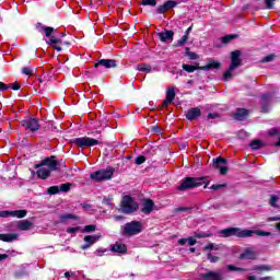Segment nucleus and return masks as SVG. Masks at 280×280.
<instances>
[{"mask_svg": "<svg viewBox=\"0 0 280 280\" xmlns=\"http://www.w3.org/2000/svg\"><path fill=\"white\" fill-rule=\"evenodd\" d=\"M36 28L39 30L40 34H45L46 38H49L47 45H52V49H55L56 51H62V48L58 46L59 43H62V40L54 36V32H56V28L51 26H45L42 23H37Z\"/></svg>", "mask_w": 280, "mask_h": 280, "instance_id": "f257e3e1", "label": "nucleus"}, {"mask_svg": "<svg viewBox=\"0 0 280 280\" xmlns=\"http://www.w3.org/2000/svg\"><path fill=\"white\" fill-rule=\"evenodd\" d=\"M220 234L222 235V237H253V232H250V230H242L240 228H228L221 230Z\"/></svg>", "mask_w": 280, "mask_h": 280, "instance_id": "f03ea898", "label": "nucleus"}, {"mask_svg": "<svg viewBox=\"0 0 280 280\" xmlns=\"http://www.w3.org/2000/svg\"><path fill=\"white\" fill-rule=\"evenodd\" d=\"M113 174H115V168L109 166L90 174V178L94 180V183H104V180H110Z\"/></svg>", "mask_w": 280, "mask_h": 280, "instance_id": "7ed1b4c3", "label": "nucleus"}, {"mask_svg": "<svg viewBox=\"0 0 280 280\" xmlns=\"http://www.w3.org/2000/svg\"><path fill=\"white\" fill-rule=\"evenodd\" d=\"M142 231L143 223L140 221H131L122 226V235H128L129 237H132V235H139Z\"/></svg>", "mask_w": 280, "mask_h": 280, "instance_id": "20e7f679", "label": "nucleus"}, {"mask_svg": "<svg viewBox=\"0 0 280 280\" xmlns=\"http://www.w3.org/2000/svg\"><path fill=\"white\" fill-rule=\"evenodd\" d=\"M205 185V177H186L184 182L177 187L178 191H186V189H194Z\"/></svg>", "mask_w": 280, "mask_h": 280, "instance_id": "39448f33", "label": "nucleus"}, {"mask_svg": "<svg viewBox=\"0 0 280 280\" xmlns=\"http://www.w3.org/2000/svg\"><path fill=\"white\" fill-rule=\"evenodd\" d=\"M71 143L77 145V148H93L95 145H101L102 139L81 137V138L72 139Z\"/></svg>", "mask_w": 280, "mask_h": 280, "instance_id": "423d86ee", "label": "nucleus"}, {"mask_svg": "<svg viewBox=\"0 0 280 280\" xmlns=\"http://www.w3.org/2000/svg\"><path fill=\"white\" fill-rule=\"evenodd\" d=\"M139 209V203L130 196H125L121 201L122 213H135Z\"/></svg>", "mask_w": 280, "mask_h": 280, "instance_id": "0eeeda50", "label": "nucleus"}, {"mask_svg": "<svg viewBox=\"0 0 280 280\" xmlns=\"http://www.w3.org/2000/svg\"><path fill=\"white\" fill-rule=\"evenodd\" d=\"M257 257H259V252L255 246L245 248L243 253L240 255V259L255 260L257 259Z\"/></svg>", "mask_w": 280, "mask_h": 280, "instance_id": "6e6552de", "label": "nucleus"}, {"mask_svg": "<svg viewBox=\"0 0 280 280\" xmlns=\"http://www.w3.org/2000/svg\"><path fill=\"white\" fill-rule=\"evenodd\" d=\"M21 126H23L26 130L31 132H36L40 128V124H38V119L30 118L21 121Z\"/></svg>", "mask_w": 280, "mask_h": 280, "instance_id": "1a4fd4ad", "label": "nucleus"}, {"mask_svg": "<svg viewBox=\"0 0 280 280\" xmlns=\"http://www.w3.org/2000/svg\"><path fill=\"white\" fill-rule=\"evenodd\" d=\"M38 167H48L50 172H56V170H58V161H56V155L44 159V161L38 164Z\"/></svg>", "mask_w": 280, "mask_h": 280, "instance_id": "9d476101", "label": "nucleus"}, {"mask_svg": "<svg viewBox=\"0 0 280 280\" xmlns=\"http://www.w3.org/2000/svg\"><path fill=\"white\" fill-rule=\"evenodd\" d=\"M100 240H102V235L100 234L84 236L83 242H85V244L81 246L82 250L91 248L93 244L100 242Z\"/></svg>", "mask_w": 280, "mask_h": 280, "instance_id": "9b49d317", "label": "nucleus"}, {"mask_svg": "<svg viewBox=\"0 0 280 280\" xmlns=\"http://www.w3.org/2000/svg\"><path fill=\"white\" fill-rule=\"evenodd\" d=\"M27 210L0 211V218H25Z\"/></svg>", "mask_w": 280, "mask_h": 280, "instance_id": "f8f14e48", "label": "nucleus"}, {"mask_svg": "<svg viewBox=\"0 0 280 280\" xmlns=\"http://www.w3.org/2000/svg\"><path fill=\"white\" fill-rule=\"evenodd\" d=\"M226 165V160L224 158H217L213 160V167L215 170H220V174L224 175L226 172H229V167L224 166Z\"/></svg>", "mask_w": 280, "mask_h": 280, "instance_id": "ddd939ff", "label": "nucleus"}, {"mask_svg": "<svg viewBox=\"0 0 280 280\" xmlns=\"http://www.w3.org/2000/svg\"><path fill=\"white\" fill-rule=\"evenodd\" d=\"M95 69L97 67H104L105 69H115L117 67V61L114 59H101L94 65Z\"/></svg>", "mask_w": 280, "mask_h": 280, "instance_id": "4468645a", "label": "nucleus"}, {"mask_svg": "<svg viewBox=\"0 0 280 280\" xmlns=\"http://www.w3.org/2000/svg\"><path fill=\"white\" fill-rule=\"evenodd\" d=\"M152 211H154V201H152V199H144L142 201L141 212L144 213V215H150Z\"/></svg>", "mask_w": 280, "mask_h": 280, "instance_id": "2eb2a0df", "label": "nucleus"}, {"mask_svg": "<svg viewBox=\"0 0 280 280\" xmlns=\"http://www.w3.org/2000/svg\"><path fill=\"white\" fill-rule=\"evenodd\" d=\"M176 5H178V2L176 1H166L164 4L158 8V14H165V12H170L172 8H176Z\"/></svg>", "mask_w": 280, "mask_h": 280, "instance_id": "dca6fc26", "label": "nucleus"}, {"mask_svg": "<svg viewBox=\"0 0 280 280\" xmlns=\"http://www.w3.org/2000/svg\"><path fill=\"white\" fill-rule=\"evenodd\" d=\"M203 280H224V277L220 271H208L207 273L201 275Z\"/></svg>", "mask_w": 280, "mask_h": 280, "instance_id": "f3484780", "label": "nucleus"}, {"mask_svg": "<svg viewBox=\"0 0 280 280\" xmlns=\"http://www.w3.org/2000/svg\"><path fill=\"white\" fill-rule=\"evenodd\" d=\"M242 56V52L240 50H234L231 54V60L232 63L230 65V67H234V68H238L242 67V59H240V57Z\"/></svg>", "mask_w": 280, "mask_h": 280, "instance_id": "a211bd4d", "label": "nucleus"}, {"mask_svg": "<svg viewBox=\"0 0 280 280\" xmlns=\"http://www.w3.org/2000/svg\"><path fill=\"white\" fill-rule=\"evenodd\" d=\"M158 36L162 43H172V40H174L173 31H164L162 33H159Z\"/></svg>", "mask_w": 280, "mask_h": 280, "instance_id": "6ab92c4d", "label": "nucleus"}, {"mask_svg": "<svg viewBox=\"0 0 280 280\" xmlns=\"http://www.w3.org/2000/svg\"><path fill=\"white\" fill-rule=\"evenodd\" d=\"M197 117H200V108L194 107L187 110L186 118L188 121H194Z\"/></svg>", "mask_w": 280, "mask_h": 280, "instance_id": "aec40b11", "label": "nucleus"}, {"mask_svg": "<svg viewBox=\"0 0 280 280\" xmlns=\"http://www.w3.org/2000/svg\"><path fill=\"white\" fill-rule=\"evenodd\" d=\"M221 67L222 63H220L219 61L210 60L206 66H202L200 68V71H209L210 69H217L218 71Z\"/></svg>", "mask_w": 280, "mask_h": 280, "instance_id": "412c9836", "label": "nucleus"}, {"mask_svg": "<svg viewBox=\"0 0 280 280\" xmlns=\"http://www.w3.org/2000/svg\"><path fill=\"white\" fill-rule=\"evenodd\" d=\"M37 167H39V168L37 170V176H38V178H42L43 180H46V178H49V176H50V174H51V170L46 168V167H44V166H38V165H37Z\"/></svg>", "mask_w": 280, "mask_h": 280, "instance_id": "4be33fe9", "label": "nucleus"}, {"mask_svg": "<svg viewBox=\"0 0 280 280\" xmlns=\"http://www.w3.org/2000/svg\"><path fill=\"white\" fill-rule=\"evenodd\" d=\"M271 97H272V94H270V93L261 95L262 113H268V106L270 104V98Z\"/></svg>", "mask_w": 280, "mask_h": 280, "instance_id": "5701e85b", "label": "nucleus"}, {"mask_svg": "<svg viewBox=\"0 0 280 280\" xmlns=\"http://www.w3.org/2000/svg\"><path fill=\"white\" fill-rule=\"evenodd\" d=\"M34 223H32L28 220H22L18 222V229L19 231H30Z\"/></svg>", "mask_w": 280, "mask_h": 280, "instance_id": "b1692460", "label": "nucleus"}, {"mask_svg": "<svg viewBox=\"0 0 280 280\" xmlns=\"http://www.w3.org/2000/svg\"><path fill=\"white\" fill-rule=\"evenodd\" d=\"M248 117V110L245 108H238L235 114V119L238 121H244Z\"/></svg>", "mask_w": 280, "mask_h": 280, "instance_id": "393cba45", "label": "nucleus"}, {"mask_svg": "<svg viewBox=\"0 0 280 280\" xmlns=\"http://www.w3.org/2000/svg\"><path fill=\"white\" fill-rule=\"evenodd\" d=\"M112 250H113V253H120L121 255H124V254H126L128 248L126 247L125 244L116 243L113 245Z\"/></svg>", "mask_w": 280, "mask_h": 280, "instance_id": "a878e982", "label": "nucleus"}, {"mask_svg": "<svg viewBox=\"0 0 280 280\" xmlns=\"http://www.w3.org/2000/svg\"><path fill=\"white\" fill-rule=\"evenodd\" d=\"M184 71H187V73H194V71H197V69H201L200 63L196 62L194 66L191 65H187V63H183L182 66Z\"/></svg>", "mask_w": 280, "mask_h": 280, "instance_id": "bb28decb", "label": "nucleus"}, {"mask_svg": "<svg viewBox=\"0 0 280 280\" xmlns=\"http://www.w3.org/2000/svg\"><path fill=\"white\" fill-rule=\"evenodd\" d=\"M235 69H237V68L230 66L229 69L223 73V80L225 82L233 80V73H235Z\"/></svg>", "mask_w": 280, "mask_h": 280, "instance_id": "cd10ccee", "label": "nucleus"}, {"mask_svg": "<svg viewBox=\"0 0 280 280\" xmlns=\"http://www.w3.org/2000/svg\"><path fill=\"white\" fill-rule=\"evenodd\" d=\"M19 240V234H0L1 242H14Z\"/></svg>", "mask_w": 280, "mask_h": 280, "instance_id": "c85d7f7f", "label": "nucleus"}, {"mask_svg": "<svg viewBox=\"0 0 280 280\" xmlns=\"http://www.w3.org/2000/svg\"><path fill=\"white\" fill-rule=\"evenodd\" d=\"M71 187H73V184L71 183L61 184L59 186V191H62V194H69V191H71Z\"/></svg>", "mask_w": 280, "mask_h": 280, "instance_id": "c756f323", "label": "nucleus"}, {"mask_svg": "<svg viewBox=\"0 0 280 280\" xmlns=\"http://www.w3.org/2000/svg\"><path fill=\"white\" fill-rule=\"evenodd\" d=\"M137 69L139 71H141L142 73H150V71H152V67L150 65H147V63L138 65Z\"/></svg>", "mask_w": 280, "mask_h": 280, "instance_id": "7c9ffc66", "label": "nucleus"}, {"mask_svg": "<svg viewBox=\"0 0 280 280\" xmlns=\"http://www.w3.org/2000/svg\"><path fill=\"white\" fill-rule=\"evenodd\" d=\"M174 97H176V92H175L174 88H168L166 90V100L174 102Z\"/></svg>", "mask_w": 280, "mask_h": 280, "instance_id": "2f4dec72", "label": "nucleus"}, {"mask_svg": "<svg viewBox=\"0 0 280 280\" xmlns=\"http://www.w3.org/2000/svg\"><path fill=\"white\" fill-rule=\"evenodd\" d=\"M253 235H258L259 237H270L271 233L270 232H264L260 230H249Z\"/></svg>", "mask_w": 280, "mask_h": 280, "instance_id": "473e14b6", "label": "nucleus"}, {"mask_svg": "<svg viewBox=\"0 0 280 280\" xmlns=\"http://www.w3.org/2000/svg\"><path fill=\"white\" fill-rule=\"evenodd\" d=\"M249 145L252 150H260V148H264V142H261V140H254Z\"/></svg>", "mask_w": 280, "mask_h": 280, "instance_id": "72a5a7b5", "label": "nucleus"}, {"mask_svg": "<svg viewBox=\"0 0 280 280\" xmlns=\"http://www.w3.org/2000/svg\"><path fill=\"white\" fill-rule=\"evenodd\" d=\"M226 270H230V272H245L246 269L236 267L235 265H226Z\"/></svg>", "mask_w": 280, "mask_h": 280, "instance_id": "f704fd0d", "label": "nucleus"}, {"mask_svg": "<svg viewBox=\"0 0 280 280\" xmlns=\"http://www.w3.org/2000/svg\"><path fill=\"white\" fill-rule=\"evenodd\" d=\"M67 220H78V217L71 213L60 215V222H67Z\"/></svg>", "mask_w": 280, "mask_h": 280, "instance_id": "c9c22d12", "label": "nucleus"}, {"mask_svg": "<svg viewBox=\"0 0 280 280\" xmlns=\"http://www.w3.org/2000/svg\"><path fill=\"white\" fill-rule=\"evenodd\" d=\"M48 194L50 196H56V194H60V186H51L48 188Z\"/></svg>", "mask_w": 280, "mask_h": 280, "instance_id": "e433bc0d", "label": "nucleus"}, {"mask_svg": "<svg viewBox=\"0 0 280 280\" xmlns=\"http://www.w3.org/2000/svg\"><path fill=\"white\" fill-rule=\"evenodd\" d=\"M269 135L271 137H278L279 138V141L275 144V145L279 147L280 145V132H279V129H271L269 131Z\"/></svg>", "mask_w": 280, "mask_h": 280, "instance_id": "4c0bfd02", "label": "nucleus"}, {"mask_svg": "<svg viewBox=\"0 0 280 280\" xmlns=\"http://www.w3.org/2000/svg\"><path fill=\"white\" fill-rule=\"evenodd\" d=\"M205 250H220V245H215L213 243H210L205 246Z\"/></svg>", "mask_w": 280, "mask_h": 280, "instance_id": "58836bf2", "label": "nucleus"}, {"mask_svg": "<svg viewBox=\"0 0 280 280\" xmlns=\"http://www.w3.org/2000/svg\"><path fill=\"white\" fill-rule=\"evenodd\" d=\"M233 38H235V35H226L224 37H221V43H223V45H226L232 42Z\"/></svg>", "mask_w": 280, "mask_h": 280, "instance_id": "ea45409f", "label": "nucleus"}, {"mask_svg": "<svg viewBox=\"0 0 280 280\" xmlns=\"http://www.w3.org/2000/svg\"><path fill=\"white\" fill-rule=\"evenodd\" d=\"M187 40H189V36L184 35L180 39L177 40L176 47H183Z\"/></svg>", "mask_w": 280, "mask_h": 280, "instance_id": "a19ab883", "label": "nucleus"}, {"mask_svg": "<svg viewBox=\"0 0 280 280\" xmlns=\"http://www.w3.org/2000/svg\"><path fill=\"white\" fill-rule=\"evenodd\" d=\"M226 187V184H214L210 187L213 191H220V189H224Z\"/></svg>", "mask_w": 280, "mask_h": 280, "instance_id": "79ce46f5", "label": "nucleus"}, {"mask_svg": "<svg viewBox=\"0 0 280 280\" xmlns=\"http://www.w3.org/2000/svg\"><path fill=\"white\" fill-rule=\"evenodd\" d=\"M207 258L209 259V261H210L211 264H218V261H220V257L213 256L212 254H208V255H207Z\"/></svg>", "mask_w": 280, "mask_h": 280, "instance_id": "37998d69", "label": "nucleus"}, {"mask_svg": "<svg viewBox=\"0 0 280 280\" xmlns=\"http://www.w3.org/2000/svg\"><path fill=\"white\" fill-rule=\"evenodd\" d=\"M186 54L190 60H198V55L196 52L189 51V48H186Z\"/></svg>", "mask_w": 280, "mask_h": 280, "instance_id": "c03bdc74", "label": "nucleus"}, {"mask_svg": "<svg viewBox=\"0 0 280 280\" xmlns=\"http://www.w3.org/2000/svg\"><path fill=\"white\" fill-rule=\"evenodd\" d=\"M254 270H265L268 272V271L272 270V268H270V266H268V265H260V266H256L254 268Z\"/></svg>", "mask_w": 280, "mask_h": 280, "instance_id": "a18cd8bd", "label": "nucleus"}, {"mask_svg": "<svg viewBox=\"0 0 280 280\" xmlns=\"http://www.w3.org/2000/svg\"><path fill=\"white\" fill-rule=\"evenodd\" d=\"M142 5H151V8H154L156 5V0H142Z\"/></svg>", "mask_w": 280, "mask_h": 280, "instance_id": "49530a36", "label": "nucleus"}, {"mask_svg": "<svg viewBox=\"0 0 280 280\" xmlns=\"http://www.w3.org/2000/svg\"><path fill=\"white\" fill-rule=\"evenodd\" d=\"M277 202H279V197H277V196H271V198H270V200H269V205H270L271 207H278V206H277Z\"/></svg>", "mask_w": 280, "mask_h": 280, "instance_id": "de8ad7c7", "label": "nucleus"}, {"mask_svg": "<svg viewBox=\"0 0 280 280\" xmlns=\"http://www.w3.org/2000/svg\"><path fill=\"white\" fill-rule=\"evenodd\" d=\"M135 163H136V165H143V163H145V156L140 155V156L136 158Z\"/></svg>", "mask_w": 280, "mask_h": 280, "instance_id": "09e8293b", "label": "nucleus"}, {"mask_svg": "<svg viewBox=\"0 0 280 280\" xmlns=\"http://www.w3.org/2000/svg\"><path fill=\"white\" fill-rule=\"evenodd\" d=\"M103 205H106L107 207L113 206V197H104Z\"/></svg>", "mask_w": 280, "mask_h": 280, "instance_id": "8fccbe9b", "label": "nucleus"}, {"mask_svg": "<svg viewBox=\"0 0 280 280\" xmlns=\"http://www.w3.org/2000/svg\"><path fill=\"white\" fill-rule=\"evenodd\" d=\"M195 237H197L198 240H202V238H205V237H211V234L205 233V232H202V233H196V234H195Z\"/></svg>", "mask_w": 280, "mask_h": 280, "instance_id": "3c124183", "label": "nucleus"}, {"mask_svg": "<svg viewBox=\"0 0 280 280\" xmlns=\"http://www.w3.org/2000/svg\"><path fill=\"white\" fill-rule=\"evenodd\" d=\"M275 60V55H268L260 60V62H272Z\"/></svg>", "mask_w": 280, "mask_h": 280, "instance_id": "603ef678", "label": "nucleus"}, {"mask_svg": "<svg viewBox=\"0 0 280 280\" xmlns=\"http://www.w3.org/2000/svg\"><path fill=\"white\" fill-rule=\"evenodd\" d=\"M265 5L268 10H272L275 5V0H265Z\"/></svg>", "mask_w": 280, "mask_h": 280, "instance_id": "864d4df0", "label": "nucleus"}, {"mask_svg": "<svg viewBox=\"0 0 280 280\" xmlns=\"http://www.w3.org/2000/svg\"><path fill=\"white\" fill-rule=\"evenodd\" d=\"M180 211H189L191 213V208L189 207H179L175 209V213H180Z\"/></svg>", "mask_w": 280, "mask_h": 280, "instance_id": "5fc2aeb1", "label": "nucleus"}, {"mask_svg": "<svg viewBox=\"0 0 280 280\" xmlns=\"http://www.w3.org/2000/svg\"><path fill=\"white\" fill-rule=\"evenodd\" d=\"M96 226L91 224V225H85L84 231L85 233H93L95 231Z\"/></svg>", "mask_w": 280, "mask_h": 280, "instance_id": "6e6d98bb", "label": "nucleus"}, {"mask_svg": "<svg viewBox=\"0 0 280 280\" xmlns=\"http://www.w3.org/2000/svg\"><path fill=\"white\" fill-rule=\"evenodd\" d=\"M22 73H24V75H32V69L24 67L22 69Z\"/></svg>", "mask_w": 280, "mask_h": 280, "instance_id": "4d7b16f0", "label": "nucleus"}, {"mask_svg": "<svg viewBox=\"0 0 280 280\" xmlns=\"http://www.w3.org/2000/svg\"><path fill=\"white\" fill-rule=\"evenodd\" d=\"M187 242H188V246H196V243H197L196 238L194 237H188Z\"/></svg>", "mask_w": 280, "mask_h": 280, "instance_id": "13d9d810", "label": "nucleus"}, {"mask_svg": "<svg viewBox=\"0 0 280 280\" xmlns=\"http://www.w3.org/2000/svg\"><path fill=\"white\" fill-rule=\"evenodd\" d=\"M280 221V217H269L267 219V222H279Z\"/></svg>", "mask_w": 280, "mask_h": 280, "instance_id": "bf43d9fd", "label": "nucleus"}, {"mask_svg": "<svg viewBox=\"0 0 280 280\" xmlns=\"http://www.w3.org/2000/svg\"><path fill=\"white\" fill-rule=\"evenodd\" d=\"M173 101H170V98H165L162 106L163 108H167V106H170V104H172Z\"/></svg>", "mask_w": 280, "mask_h": 280, "instance_id": "052dcab7", "label": "nucleus"}, {"mask_svg": "<svg viewBox=\"0 0 280 280\" xmlns=\"http://www.w3.org/2000/svg\"><path fill=\"white\" fill-rule=\"evenodd\" d=\"M78 231H80V228H69L67 233H78Z\"/></svg>", "mask_w": 280, "mask_h": 280, "instance_id": "680f3d73", "label": "nucleus"}, {"mask_svg": "<svg viewBox=\"0 0 280 280\" xmlns=\"http://www.w3.org/2000/svg\"><path fill=\"white\" fill-rule=\"evenodd\" d=\"M8 89H10V86L4 84L3 82H0V91H8Z\"/></svg>", "mask_w": 280, "mask_h": 280, "instance_id": "e2e57ef3", "label": "nucleus"}, {"mask_svg": "<svg viewBox=\"0 0 280 280\" xmlns=\"http://www.w3.org/2000/svg\"><path fill=\"white\" fill-rule=\"evenodd\" d=\"M179 246H185L187 244V238H180L178 240Z\"/></svg>", "mask_w": 280, "mask_h": 280, "instance_id": "0e129e2a", "label": "nucleus"}, {"mask_svg": "<svg viewBox=\"0 0 280 280\" xmlns=\"http://www.w3.org/2000/svg\"><path fill=\"white\" fill-rule=\"evenodd\" d=\"M11 89H13V91H19V89H21V85L19 83H13L11 85Z\"/></svg>", "mask_w": 280, "mask_h": 280, "instance_id": "69168bd1", "label": "nucleus"}, {"mask_svg": "<svg viewBox=\"0 0 280 280\" xmlns=\"http://www.w3.org/2000/svg\"><path fill=\"white\" fill-rule=\"evenodd\" d=\"M208 119H218V114H208Z\"/></svg>", "mask_w": 280, "mask_h": 280, "instance_id": "338daca9", "label": "nucleus"}, {"mask_svg": "<svg viewBox=\"0 0 280 280\" xmlns=\"http://www.w3.org/2000/svg\"><path fill=\"white\" fill-rule=\"evenodd\" d=\"M8 257L9 256L7 254H0V261L8 259Z\"/></svg>", "mask_w": 280, "mask_h": 280, "instance_id": "774afa93", "label": "nucleus"}]
</instances>
